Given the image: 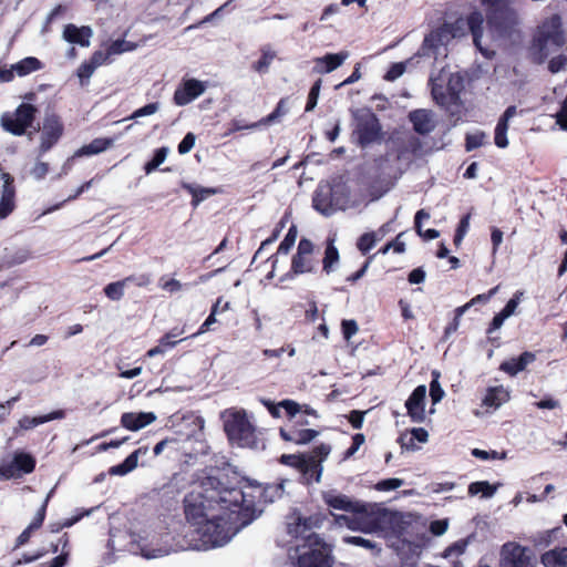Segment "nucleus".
Here are the masks:
<instances>
[{
  "instance_id": "23",
  "label": "nucleus",
  "mask_w": 567,
  "mask_h": 567,
  "mask_svg": "<svg viewBox=\"0 0 567 567\" xmlns=\"http://www.w3.org/2000/svg\"><path fill=\"white\" fill-rule=\"evenodd\" d=\"M322 548H310L308 551L299 555L298 567H332L330 555Z\"/></svg>"
},
{
  "instance_id": "2",
  "label": "nucleus",
  "mask_w": 567,
  "mask_h": 567,
  "mask_svg": "<svg viewBox=\"0 0 567 567\" xmlns=\"http://www.w3.org/2000/svg\"><path fill=\"white\" fill-rule=\"evenodd\" d=\"M223 492L221 503L233 513L231 517L245 526L255 518L256 505L265 497L264 486L247 478L240 480L235 487H227L223 482Z\"/></svg>"
},
{
  "instance_id": "61",
  "label": "nucleus",
  "mask_w": 567,
  "mask_h": 567,
  "mask_svg": "<svg viewBox=\"0 0 567 567\" xmlns=\"http://www.w3.org/2000/svg\"><path fill=\"white\" fill-rule=\"evenodd\" d=\"M280 408H282L287 414V416L292 421L296 415L301 412V406L293 400L286 399L279 402Z\"/></svg>"
},
{
  "instance_id": "52",
  "label": "nucleus",
  "mask_w": 567,
  "mask_h": 567,
  "mask_svg": "<svg viewBox=\"0 0 567 567\" xmlns=\"http://www.w3.org/2000/svg\"><path fill=\"white\" fill-rule=\"evenodd\" d=\"M507 131L508 124L498 121L494 134V141L497 147L505 148L508 145Z\"/></svg>"
},
{
  "instance_id": "28",
  "label": "nucleus",
  "mask_w": 567,
  "mask_h": 567,
  "mask_svg": "<svg viewBox=\"0 0 567 567\" xmlns=\"http://www.w3.org/2000/svg\"><path fill=\"white\" fill-rule=\"evenodd\" d=\"M536 360V355L533 352L524 351L516 358H511L501 363L499 370L507 373L511 377L518 374L524 371L529 363Z\"/></svg>"
},
{
  "instance_id": "10",
  "label": "nucleus",
  "mask_w": 567,
  "mask_h": 567,
  "mask_svg": "<svg viewBox=\"0 0 567 567\" xmlns=\"http://www.w3.org/2000/svg\"><path fill=\"white\" fill-rule=\"evenodd\" d=\"M357 121L354 134L358 137V143L365 147L379 137L380 125L377 116L368 109L358 110L354 113Z\"/></svg>"
},
{
  "instance_id": "1",
  "label": "nucleus",
  "mask_w": 567,
  "mask_h": 567,
  "mask_svg": "<svg viewBox=\"0 0 567 567\" xmlns=\"http://www.w3.org/2000/svg\"><path fill=\"white\" fill-rule=\"evenodd\" d=\"M223 494L220 477L214 475L202 477L198 485L186 494L183 501L187 522L199 525L219 509H226L220 501Z\"/></svg>"
},
{
  "instance_id": "57",
  "label": "nucleus",
  "mask_w": 567,
  "mask_h": 567,
  "mask_svg": "<svg viewBox=\"0 0 567 567\" xmlns=\"http://www.w3.org/2000/svg\"><path fill=\"white\" fill-rule=\"evenodd\" d=\"M403 484H404V481L401 478H395V477L385 478V480L379 481L374 485V488L379 492H389V491H393V489L401 487Z\"/></svg>"
},
{
  "instance_id": "64",
  "label": "nucleus",
  "mask_w": 567,
  "mask_h": 567,
  "mask_svg": "<svg viewBox=\"0 0 567 567\" xmlns=\"http://www.w3.org/2000/svg\"><path fill=\"white\" fill-rule=\"evenodd\" d=\"M405 69H406L405 62L393 63L390 66V69L388 70V72L385 73L384 79L386 81H395L401 75H403V73L405 72Z\"/></svg>"
},
{
  "instance_id": "35",
  "label": "nucleus",
  "mask_w": 567,
  "mask_h": 567,
  "mask_svg": "<svg viewBox=\"0 0 567 567\" xmlns=\"http://www.w3.org/2000/svg\"><path fill=\"white\" fill-rule=\"evenodd\" d=\"M508 18L509 14L505 9L496 8L492 13H489L487 23L491 28L502 34L507 31Z\"/></svg>"
},
{
  "instance_id": "46",
  "label": "nucleus",
  "mask_w": 567,
  "mask_h": 567,
  "mask_svg": "<svg viewBox=\"0 0 567 567\" xmlns=\"http://www.w3.org/2000/svg\"><path fill=\"white\" fill-rule=\"evenodd\" d=\"M377 241L378 234L371 231L364 233L359 237L357 247L362 255H367L375 246Z\"/></svg>"
},
{
  "instance_id": "4",
  "label": "nucleus",
  "mask_w": 567,
  "mask_h": 567,
  "mask_svg": "<svg viewBox=\"0 0 567 567\" xmlns=\"http://www.w3.org/2000/svg\"><path fill=\"white\" fill-rule=\"evenodd\" d=\"M351 204V189L347 179H322L312 194V207L324 216L344 210Z\"/></svg>"
},
{
  "instance_id": "31",
  "label": "nucleus",
  "mask_w": 567,
  "mask_h": 567,
  "mask_svg": "<svg viewBox=\"0 0 567 567\" xmlns=\"http://www.w3.org/2000/svg\"><path fill=\"white\" fill-rule=\"evenodd\" d=\"M329 515H331L334 518V523L337 525H346L348 528H350L352 530H357V529L368 530V529H373L378 526L377 519L364 520V526L361 527L359 523L362 518H351L347 515L333 514L332 512H329Z\"/></svg>"
},
{
  "instance_id": "18",
  "label": "nucleus",
  "mask_w": 567,
  "mask_h": 567,
  "mask_svg": "<svg viewBox=\"0 0 567 567\" xmlns=\"http://www.w3.org/2000/svg\"><path fill=\"white\" fill-rule=\"evenodd\" d=\"M63 132V125L60 121V118L54 115L50 114L44 117L43 126H42V134H41V151L47 152L49 151L61 137Z\"/></svg>"
},
{
  "instance_id": "42",
  "label": "nucleus",
  "mask_w": 567,
  "mask_h": 567,
  "mask_svg": "<svg viewBox=\"0 0 567 567\" xmlns=\"http://www.w3.org/2000/svg\"><path fill=\"white\" fill-rule=\"evenodd\" d=\"M466 310L467 306H461L454 310V317L452 321L444 328L443 336L441 338L442 342H446L450 337L457 331L461 318Z\"/></svg>"
},
{
  "instance_id": "40",
  "label": "nucleus",
  "mask_w": 567,
  "mask_h": 567,
  "mask_svg": "<svg viewBox=\"0 0 567 567\" xmlns=\"http://www.w3.org/2000/svg\"><path fill=\"white\" fill-rule=\"evenodd\" d=\"M497 489V486L491 485L487 481H477L468 485V494L475 496L482 494V497H492Z\"/></svg>"
},
{
  "instance_id": "34",
  "label": "nucleus",
  "mask_w": 567,
  "mask_h": 567,
  "mask_svg": "<svg viewBox=\"0 0 567 567\" xmlns=\"http://www.w3.org/2000/svg\"><path fill=\"white\" fill-rule=\"evenodd\" d=\"M340 255L338 248L334 246L333 239H328L324 249V256L322 259V271L329 275L336 268L339 262Z\"/></svg>"
},
{
  "instance_id": "41",
  "label": "nucleus",
  "mask_w": 567,
  "mask_h": 567,
  "mask_svg": "<svg viewBox=\"0 0 567 567\" xmlns=\"http://www.w3.org/2000/svg\"><path fill=\"white\" fill-rule=\"evenodd\" d=\"M125 288H126L125 281H123L121 279V280L107 284L104 287L103 292L107 299H110L112 301H120L124 297Z\"/></svg>"
},
{
  "instance_id": "22",
  "label": "nucleus",
  "mask_w": 567,
  "mask_h": 567,
  "mask_svg": "<svg viewBox=\"0 0 567 567\" xmlns=\"http://www.w3.org/2000/svg\"><path fill=\"white\" fill-rule=\"evenodd\" d=\"M14 179H2L0 186V219L7 218L17 207Z\"/></svg>"
},
{
  "instance_id": "24",
  "label": "nucleus",
  "mask_w": 567,
  "mask_h": 567,
  "mask_svg": "<svg viewBox=\"0 0 567 567\" xmlns=\"http://www.w3.org/2000/svg\"><path fill=\"white\" fill-rule=\"evenodd\" d=\"M93 37V30L91 27L83 25L78 27L73 23H69L64 27L62 38L69 43L78 44L83 48H87L91 44V38Z\"/></svg>"
},
{
  "instance_id": "3",
  "label": "nucleus",
  "mask_w": 567,
  "mask_h": 567,
  "mask_svg": "<svg viewBox=\"0 0 567 567\" xmlns=\"http://www.w3.org/2000/svg\"><path fill=\"white\" fill-rule=\"evenodd\" d=\"M231 516L230 511L219 509L218 513L199 524L197 533L205 549L224 546L245 526Z\"/></svg>"
},
{
  "instance_id": "13",
  "label": "nucleus",
  "mask_w": 567,
  "mask_h": 567,
  "mask_svg": "<svg viewBox=\"0 0 567 567\" xmlns=\"http://www.w3.org/2000/svg\"><path fill=\"white\" fill-rule=\"evenodd\" d=\"M313 254V243L309 238L302 237L298 243L296 254L291 258L289 274L292 276H299L302 274L312 272L316 266Z\"/></svg>"
},
{
  "instance_id": "19",
  "label": "nucleus",
  "mask_w": 567,
  "mask_h": 567,
  "mask_svg": "<svg viewBox=\"0 0 567 567\" xmlns=\"http://www.w3.org/2000/svg\"><path fill=\"white\" fill-rule=\"evenodd\" d=\"M445 68H442L437 74L432 73L430 76L431 94L437 105L449 107L455 104L445 82Z\"/></svg>"
},
{
  "instance_id": "12",
  "label": "nucleus",
  "mask_w": 567,
  "mask_h": 567,
  "mask_svg": "<svg viewBox=\"0 0 567 567\" xmlns=\"http://www.w3.org/2000/svg\"><path fill=\"white\" fill-rule=\"evenodd\" d=\"M465 27V21L462 19L456 20L454 23H444L437 29L433 30L425 37L422 50L426 51L433 49L439 51L445 47L452 39L460 37Z\"/></svg>"
},
{
  "instance_id": "51",
  "label": "nucleus",
  "mask_w": 567,
  "mask_h": 567,
  "mask_svg": "<svg viewBox=\"0 0 567 567\" xmlns=\"http://www.w3.org/2000/svg\"><path fill=\"white\" fill-rule=\"evenodd\" d=\"M440 372L433 371L432 372V381L430 382V396L433 404L439 403L443 396H444V390L442 389L440 382Z\"/></svg>"
},
{
  "instance_id": "21",
  "label": "nucleus",
  "mask_w": 567,
  "mask_h": 567,
  "mask_svg": "<svg viewBox=\"0 0 567 567\" xmlns=\"http://www.w3.org/2000/svg\"><path fill=\"white\" fill-rule=\"evenodd\" d=\"M279 435L285 442L305 445L313 441L319 435V431L288 425L287 427H280Z\"/></svg>"
},
{
  "instance_id": "54",
  "label": "nucleus",
  "mask_w": 567,
  "mask_h": 567,
  "mask_svg": "<svg viewBox=\"0 0 567 567\" xmlns=\"http://www.w3.org/2000/svg\"><path fill=\"white\" fill-rule=\"evenodd\" d=\"M289 111V107H288V103H287V99H281L276 109L274 110V112H271L266 118H264V123L266 124H269V123H272L275 121H277L278 118H280L281 116L286 115Z\"/></svg>"
},
{
  "instance_id": "62",
  "label": "nucleus",
  "mask_w": 567,
  "mask_h": 567,
  "mask_svg": "<svg viewBox=\"0 0 567 567\" xmlns=\"http://www.w3.org/2000/svg\"><path fill=\"white\" fill-rule=\"evenodd\" d=\"M97 68L91 63V61H84L78 69V76L81 81V84L89 82L90 78L93 75L94 71Z\"/></svg>"
},
{
  "instance_id": "63",
  "label": "nucleus",
  "mask_w": 567,
  "mask_h": 567,
  "mask_svg": "<svg viewBox=\"0 0 567 567\" xmlns=\"http://www.w3.org/2000/svg\"><path fill=\"white\" fill-rule=\"evenodd\" d=\"M343 542L346 544H350V545H354V546H360V547H363V548H367V549H374L377 547L375 543H373L370 539L360 537V536H346V537H343Z\"/></svg>"
},
{
  "instance_id": "59",
  "label": "nucleus",
  "mask_w": 567,
  "mask_h": 567,
  "mask_svg": "<svg viewBox=\"0 0 567 567\" xmlns=\"http://www.w3.org/2000/svg\"><path fill=\"white\" fill-rule=\"evenodd\" d=\"M320 87H321V80L316 81L313 83V85L311 86L310 92L308 94V101L306 104V109H305L306 112H311L316 107V105L318 103Z\"/></svg>"
},
{
  "instance_id": "5",
  "label": "nucleus",
  "mask_w": 567,
  "mask_h": 567,
  "mask_svg": "<svg viewBox=\"0 0 567 567\" xmlns=\"http://www.w3.org/2000/svg\"><path fill=\"white\" fill-rule=\"evenodd\" d=\"M224 431L228 440L239 447L257 445L256 429L244 410L229 411L224 421Z\"/></svg>"
},
{
  "instance_id": "50",
  "label": "nucleus",
  "mask_w": 567,
  "mask_h": 567,
  "mask_svg": "<svg viewBox=\"0 0 567 567\" xmlns=\"http://www.w3.org/2000/svg\"><path fill=\"white\" fill-rule=\"evenodd\" d=\"M169 150L168 147H161L156 150L153 158L147 162L144 166L145 174H151L154 169H156L167 157Z\"/></svg>"
},
{
  "instance_id": "11",
  "label": "nucleus",
  "mask_w": 567,
  "mask_h": 567,
  "mask_svg": "<svg viewBox=\"0 0 567 567\" xmlns=\"http://www.w3.org/2000/svg\"><path fill=\"white\" fill-rule=\"evenodd\" d=\"M35 457L23 451L13 454L12 461L0 465V480L9 481L21 478L23 475L30 474L35 470Z\"/></svg>"
},
{
  "instance_id": "27",
  "label": "nucleus",
  "mask_w": 567,
  "mask_h": 567,
  "mask_svg": "<svg viewBox=\"0 0 567 567\" xmlns=\"http://www.w3.org/2000/svg\"><path fill=\"white\" fill-rule=\"evenodd\" d=\"M156 416L152 412H125L121 416V425L130 431H138L155 421Z\"/></svg>"
},
{
  "instance_id": "55",
  "label": "nucleus",
  "mask_w": 567,
  "mask_h": 567,
  "mask_svg": "<svg viewBox=\"0 0 567 567\" xmlns=\"http://www.w3.org/2000/svg\"><path fill=\"white\" fill-rule=\"evenodd\" d=\"M91 183H92V179H90V181H87V182L83 183V184H82V185H81V186L75 190V193H74V194L69 195V196H68L63 202H61V203H59V204H56V205H54V206H52V207L47 208V209L43 212V214H44V215H45V214H50V213H52V212H54V210L59 209L60 207H62L64 203H66V202H70V200H73V199L78 198L82 193H84L85 190H87V189L91 187Z\"/></svg>"
},
{
  "instance_id": "17",
  "label": "nucleus",
  "mask_w": 567,
  "mask_h": 567,
  "mask_svg": "<svg viewBox=\"0 0 567 567\" xmlns=\"http://www.w3.org/2000/svg\"><path fill=\"white\" fill-rule=\"evenodd\" d=\"M206 90L205 84L196 79L184 80L174 93V103L184 106L200 96Z\"/></svg>"
},
{
  "instance_id": "44",
  "label": "nucleus",
  "mask_w": 567,
  "mask_h": 567,
  "mask_svg": "<svg viewBox=\"0 0 567 567\" xmlns=\"http://www.w3.org/2000/svg\"><path fill=\"white\" fill-rule=\"evenodd\" d=\"M275 58L276 52L274 50H271L269 47L262 48L261 58L255 63L254 69L259 73L267 72Z\"/></svg>"
},
{
  "instance_id": "39",
  "label": "nucleus",
  "mask_w": 567,
  "mask_h": 567,
  "mask_svg": "<svg viewBox=\"0 0 567 567\" xmlns=\"http://www.w3.org/2000/svg\"><path fill=\"white\" fill-rule=\"evenodd\" d=\"M284 227H285V221L280 220L274 228L271 235L268 238H266L264 241H261L259 248L257 249V251L255 252V255L252 257L251 265L256 264L259 258L261 259V262L265 261V259L262 258L264 247L270 246L271 244H274L278 239Z\"/></svg>"
},
{
  "instance_id": "25",
  "label": "nucleus",
  "mask_w": 567,
  "mask_h": 567,
  "mask_svg": "<svg viewBox=\"0 0 567 567\" xmlns=\"http://www.w3.org/2000/svg\"><path fill=\"white\" fill-rule=\"evenodd\" d=\"M350 56L348 51H340L338 53H328L323 56L313 60V72L318 74L331 73L341 66L344 61Z\"/></svg>"
},
{
  "instance_id": "32",
  "label": "nucleus",
  "mask_w": 567,
  "mask_h": 567,
  "mask_svg": "<svg viewBox=\"0 0 567 567\" xmlns=\"http://www.w3.org/2000/svg\"><path fill=\"white\" fill-rule=\"evenodd\" d=\"M509 399L508 392L503 386H492L486 391L483 398V405L497 409L502 403Z\"/></svg>"
},
{
  "instance_id": "26",
  "label": "nucleus",
  "mask_w": 567,
  "mask_h": 567,
  "mask_svg": "<svg viewBox=\"0 0 567 567\" xmlns=\"http://www.w3.org/2000/svg\"><path fill=\"white\" fill-rule=\"evenodd\" d=\"M45 549L49 550V553H58L60 550V555L54 557L51 561L43 564V567H64L71 554L69 535L64 533L59 537L56 543L52 542L50 547Z\"/></svg>"
},
{
  "instance_id": "38",
  "label": "nucleus",
  "mask_w": 567,
  "mask_h": 567,
  "mask_svg": "<svg viewBox=\"0 0 567 567\" xmlns=\"http://www.w3.org/2000/svg\"><path fill=\"white\" fill-rule=\"evenodd\" d=\"M445 76L447 91L450 92L454 103H456L460 97V93L464 89V78L458 72L452 73L447 70H445Z\"/></svg>"
},
{
  "instance_id": "20",
  "label": "nucleus",
  "mask_w": 567,
  "mask_h": 567,
  "mask_svg": "<svg viewBox=\"0 0 567 567\" xmlns=\"http://www.w3.org/2000/svg\"><path fill=\"white\" fill-rule=\"evenodd\" d=\"M409 120L413 125V130L420 135H427L436 127L435 114L430 110H414L410 112Z\"/></svg>"
},
{
  "instance_id": "7",
  "label": "nucleus",
  "mask_w": 567,
  "mask_h": 567,
  "mask_svg": "<svg viewBox=\"0 0 567 567\" xmlns=\"http://www.w3.org/2000/svg\"><path fill=\"white\" fill-rule=\"evenodd\" d=\"M327 518L328 515L324 513H316L308 517L298 516L295 523L288 524V534L296 538H305L310 546L322 545V538L311 530L312 528L320 527Z\"/></svg>"
},
{
  "instance_id": "47",
  "label": "nucleus",
  "mask_w": 567,
  "mask_h": 567,
  "mask_svg": "<svg viewBox=\"0 0 567 567\" xmlns=\"http://www.w3.org/2000/svg\"><path fill=\"white\" fill-rule=\"evenodd\" d=\"M488 142V135L483 131H475L466 135V150L473 151Z\"/></svg>"
},
{
  "instance_id": "29",
  "label": "nucleus",
  "mask_w": 567,
  "mask_h": 567,
  "mask_svg": "<svg viewBox=\"0 0 567 567\" xmlns=\"http://www.w3.org/2000/svg\"><path fill=\"white\" fill-rule=\"evenodd\" d=\"M62 417H64L63 410H56L49 414L40 415V416L24 415L19 420L18 426L14 429V434H18L19 430H25V431L31 430L40 424H43V423H47V422H50L53 420H59Z\"/></svg>"
},
{
  "instance_id": "49",
  "label": "nucleus",
  "mask_w": 567,
  "mask_h": 567,
  "mask_svg": "<svg viewBox=\"0 0 567 567\" xmlns=\"http://www.w3.org/2000/svg\"><path fill=\"white\" fill-rule=\"evenodd\" d=\"M297 239V227L292 225L286 234L284 240L279 244L277 255H287Z\"/></svg>"
},
{
  "instance_id": "8",
  "label": "nucleus",
  "mask_w": 567,
  "mask_h": 567,
  "mask_svg": "<svg viewBox=\"0 0 567 567\" xmlns=\"http://www.w3.org/2000/svg\"><path fill=\"white\" fill-rule=\"evenodd\" d=\"M565 44V35L561 30V19L558 14H554L546 20L539 29L537 38V45L543 56L546 58L549 53V47L555 45L561 48Z\"/></svg>"
},
{
  "instance_id": "15",
  "label": "nucleus",
  "mask_w": 567,
  "mask_h": 567,
  "mask_svg": "<svg viewBox=\"0 0 567 567\" xmlns=\"http://www.w3.org/2000/svg\"><path fill=\"white\" fill-rule=\"evenodd\" d=\"M42 68L43 64L39 59L34 56L24 58L12 64L10 69H0V82H11L16 75L25 76Z\"/></svg>"
},
{
  "instance_id": "16",
  "label": "nucleus",
  "mask_w": 567,
  "mask_h": 567,
  "mask_svg": "<svg viewBox=\"0 0 567 567\" xmlns=\"http://www.w3.org/2000/svg\"><path fill=\"white\" fill-rule=\"evenodd\" d=\"M426 386L417 385L405 402L408 415L412 422L422 423L425 420Z\"/></svg>"
},
{
  "instance_id": "14",
  "label": "nucleus",
  "mask_w": 567,
  "mask_h": 567,
  "mask_svg": "<svg viewBox=\"0 0 567 567\" xmlns=\"http://www.w3.org/2000/svg\"><path fill=\"white\" fill-rule=\"evenodd\" d=\"M322 501L324 504L333 509L343 511L357 515H368V505L358 501H352L344 494L337 493L336 491H327L322 493Z\"/></svg>"
},
{
  "instance_id": "37",
  "label": "nucleus",
  "mask_w": 567,
  "mask_h": 567,
  "mask_svg": "<svg viewBox=\"0 0 567 567\" xmlns=\"http://www.w3.org/2000/svg\"><path fill=\"white\" fill-rule=\"evenodd\" d=\"M183 187L192 195V205L194 207L198 206L199 203L205 200L212 195L218 193L217 188L213 187H200L198 185L193 184H183Z\"/></svg>"
},
{
  "instance_id": "58",
  "label": "nucleus",
  "mask_w": 567,
  "mask_h": 567,
  "mask_svg": "<svg viewBox=\"0 0 567 567\" xmlns=\"http://www.w3.org/2000/svg\"><path fill=\"white\" fill-rule=\"evenodd\" d=\"M159 110V103L154 102L134 111L126 120H135L155 114Z\"/></svg>"
},
{
  "instance_id": "33",
  "label": "nucleus",
  "mask_w": 567,
  "mask_h": 567,
  "mask_svg": "<svg viewBox=\"0 0 567 567\" xmlns=\"http://www.w3.org/2000/svg\"><path fill=\"white\" fill-rule=\"evenodd\" d=\"M483 23H484L483 14L477 11L472 12L467 18V21L465 22V24H467L468 29L471 30L474 44L482 53H485L481 45Z\"/></svg>"
},
{
  "instance_id": "56",
  "label": "nucleus",
  "mask_w": 567,
  "mask_h": 567,
  "mask_svg": "<svg viewBox=\"0 0 567 567\" xmlns=\"http://www.w3.org/2000/svg\"><path fill=\"white\" fill-rule=\"evenodd\" d=\"M331 452V446L326 443H321L312 449V451L307 455L312 460L318 461L322 464L323 461L327 460Z\"/></svg>"
},
{
  "instance_id": "45",
  "label": "nucleus",
  "mask_w": 567,
  "mask_h": 567,
  "mask_svg": "<svg viewBox=\"0 0 567 567\" xmlns=\"http://www.w3.org/2000/svg\"><path fill=\"white\" fill-rule=\"evenodd\" d=\"M137 48L136 43L126 41L125 39H117L109 45V54L117 55L125 52L134 51Z\"/></svg>"
},
{
  "instance_id": "30",
  "label": "nucleus",
  "mask_w": 567,
  "mask_h": 567,
  "mask_svg": "<svg viewBox=\"0 0 567 567\" xmlns=\"http://www.w3.org/2000/svg\"><path fill=\"white\" fill-rule=\"evenodd\" d=\"M540 561L545 567H567V547L544 553Z\"/></svg>"
},
{
  "instance_id": "9",
  "label": "nucleus",
  "mask_w": 567,
  "mask_h": 567,
  "mask_svg": "<svg viewBox=\"0 0 567 567\" xmlns=\"http://www.w3.org/2000/svg\"><path fill=\"white\" fill-rule=\"evenodd\" d=\"M37 109L28 103L19 105L14 113H4L1 116V126L14 135H22L34 121Z\"/></svg>"
},
{
  "instance_id": "43",
  "label": "nucleus",
  "mask_w": 567,
  "mask_h": 567,
  "mask_svg": "<svg viewBox=\"0 0 567 567\" xmlns=\"http://www.w3.org/2000/svg\"><path fill=\"white\" fill-rule=\"evenodd\" d=\"M306 460V468L300 470V473L303 475H309L311 478H313L316 482H320L321 475H322V464L319 463L316 460L310 458L309 456H305Z\"/></svg>"
},
{
  "instance_id": "53",
  "label": "nucleus",
  "mask_w": 567,
  "mask_h": 567,
  "mask_svg": "<svg viewBox=\"0 0 567 567\" xmlns=\"http://www.w3.org/2000/svg\"><path fill=\"white\" fill-rule=\"evenodd\" d=\"M122 280L125 281L126 287L130 284H134L136 287L145 288L151 285L152 276L146 272L140 274V275L133 274V275L126 276Z\"/></svg>"
},
{
  "instance_id": "48",
  "label": "nucleus",
  "mask_w": 567,
  "mask_h": 567,
  "mask_svg": "<svg viewBox=\"0 0 567 567\" xmlns=\"http://www.w3.org/2000/svg\"><path fill=\"white\" fill-rule=\"evenodd\" d=\"M303 454H282L279 458L280 464L290 466L300 472L306 468V460Z\"/></svg>"
},
{
  "instance_id": "6",
  "label": "nucleus",
  "mask_w": 567,
  "mask_h": 567,
  "mask_svg": "<svg viewBox=\"0 0 567 567\" xmlns=\"http://www.w3.org/2000/svg\"><path fill=\"white\" fill-rule=\"evenodd\" d=\"M534 550L517 542H507L501 547L499 567H536Z\"/></svg>"
},
{
  "instance_id": "36",
  "label": "nucleus",
  "mask_w": 567,
  "mask_h": 567,
  "mask_svg": "<svg viewBox=\"0 0 567 567\" xmlns=\"http://www.w3.org/2000/svg\"><path fill=\"white\" fill-rule=\"evenodd\" d=\"M113 144H114V140L113 138L99 137V138L93 140L91 143L82 146L78 151L76 154L80 155V156H82V155H95V154H99V153L110 148Z\"/></svg>"
},
{
  "instance_id": "60",
  "label": "nucleus",
  "mask_w": 567,
  "mask_h": 567,
  "mask_svg": "<svg viewBox=\"0 0 567 567\" xmlns=\"http://www.w3.org/2000/svg\"><path fill=\"white\" fill-rule=\"evenodd\" d=\"M49 497L50 496H47V498L44 499L43 504L41 505V507L35 513L32 522L29 524V526L31 528H33L34 530H38L43 525V522H44L45 516H47V508H48Z\"/></svg>"
}]
</instances>
